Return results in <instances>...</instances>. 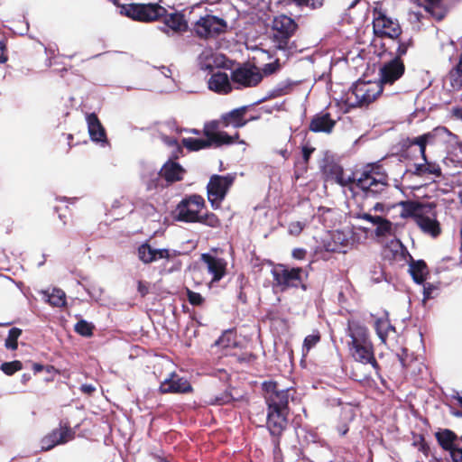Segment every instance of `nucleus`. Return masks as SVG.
<instances>
[{"label":"nucleus","instance_id":"obj_3","mask_svg":"<svg viewBox=\"0 0 462 462\" xmlns=\"http://www.w3.org/2000/svg\"><path fill=\"white\" fill-rule=\"evenodd\" d=\"M373 32L378 38L396 40L402 36V29L397 19L389 15L383 2L375 1L371 7Z\"/></svg>","mask_w":462,"mask_h":462},{"label":"nucleus","instance_id":"obj_31","mask_svg":"<svg viewBox=\"0 0 462 462\" xmlns=\"http://www.w3.org/2000/svg\"><path fill=\"white\" fill-rule=\"evenodd\" d=\"M409 273L418 284H422L429 274V268L424 260H414L411 258L409 263Z\"/></svg>","mask_w":462,"mask_h":462},{"label":"nucleus","instance_id":"obj_36","mask_svg":"<svg viewBox=\"0 0 462 462\" xmlns=\"http://www.w3.org/2000/svg\"><path fill=\"white\" fill-rule=\"evenodd\" d=\"M181 143L185 148L191 152H197L202 149H207L214 145L207 137L206 139L192 137L183 138L181 140Z\"/></svg>","mask_w":462,"mask_h":462},{"label":"nucleus","instance_id":"obj_17","mask_svg":"<svg viewBox=\"0 0 462 462\" xmlns=\"http://www.w3.org/2000/svg\"><path fill=\"white\" fill-rule=\"evenodd\" d=\"M163 27L162 31L168 35L182 34L189 30V23L185 15L180 12L166 13L162 15Z\"/></svg>","mask_w":462,"mask_h":462},{"label":"nucleus","instance_id":"obj_11","mask_svg":"<svg viewBox=\"0 0 462 462\" xmlns=\"http://www.w3.org/2000/svg\"><path fill=\"white\" fill-rule=\"evenodd\" d=\"M231 81L237 84L236 88H253L257 86L263 79V74L256 66H240L231 73Z\"/></svg>","mask_w":462,"mask_h":462},{"label":"nucleus","instance_id":"obj_52","mask_svg":"<svg viewBox=\"0 0 462 462\" xmlns=\"http://www.w3.org/2000/svg\"><path fill=\"white\" fill-rule=\"evenodd\" d=\"M413 445L418 448V450L425 455V457L429 456L430 448L427 441L425 440L423 436H420L419 440L414 441Z\"/></svg>","mask_w":462,"mask_h":462},{"label":"nucleus","instance_id":"obj_23","mask_svg":"<svg viewBox=\"0 0 462 462\" xmlns=\"http://www.w3.org/2000/svg\"><path fill=\"white\" fill-rule=\"evenodd\" d=\"M177 159L178 155H173L162 165L159 172L160 176L170 184L181 181L187 172L179 162H175Z\"/></svg>","mask_w":462,"mask_h":462},{"label":"nucleus","instance_id":"obj_34","mask_svg":"<svg viewBox=\"0 0 462 462\" xmlns=\"http://www.w3.org/2000/svg\"><path fill=\"white\" fill-rule=\"evenodd\" d=\"M430 203H421L418 201L407 200L402 203L403 208V214L407 217H411L416 220L419 218V216L422 214V212L429 208V205Z\"/></svg>","mask_w":462,"mask_h":462},{"label":"nucleus","instance_id":"obj_53","mask_svg":"<svg viewBox=\"0 0 462 462\" xmlns=\"http://www.w3.org/2000/svg\"><path fill=\"white\" fill-rule=\"evenodd\" d=\"M299 5H305L312 9L319 8L323 5L324 0H293Z\"/></svg>","mask_w":462,"mask_h":462},{"label":"nucleus","instance_id":"obj_49","mask_svg":"<svg viewBox=\"0 0 462 462\" xmlns=\"http://www.w3.org/2000/svg\"><path fill=\"white\" fill-rule=\"evenodd\" d=\"M153 253H154V256H155V261L159 260V259H171L174 256H177L180 254V253H177L176 251H173L172 253H171V251L169 249H153Z\"/></svg>","mask_w":462,"mask_h":462},{"label":"nucleus","instance_id":"obj_56","mask_svg":"<svg viewBox=\"0 0 462 462\" xmlns=\"http://www.w3.org/2000/svg\"><path fill=\"white\" fill-rule=\"evenodd\" d=\"M357 217L371 222L374 226H376L380 221H382L383 218V217L381 216H372L369 213L359 214Z\"/></svg>","mask_w":462,"mask_h":462},{"label":"nucleus","instance_id":"obj_61","mask_svg":"<svg viewBox=\"0 0 462 462\" xmlns=\"http://www.w3.org/2000/svg\"><path fill=\"white\" fill-rule=\"evenodd\" d=\"M80 391L87 394H92L96 391V387L92 384H82L80 387Z\"/></svg>","mask_w":462,"mask_h":462},{"label":"nucleus","instance_id":"obj_15","mask_svg":"<svg viewBox=\"0 0 462 462\" xmlns=\"http://www.w3.org/2000/svg\"><path fill=\"white\" fill-rule=\"evenodd\" d=\"M436 205L430 203L429 208H426L419 218L416 220L417 226L420 229L434 238L441 234V226L437 219V212L435 210Z\"/></svg>","mask_w":462,"mask_h":462},{"label":"nucleus","instance_id":"obj_57","mask_svg":"<svg viewBox=\"0 0 462 462\" xmlns=\"http://www.w3.org/2000/svg\"><path fill=\"white\" fill-rule=\"evenodd\" d=\"M256 355L253 353H244L238 356L237 360L240 363H253L256 360Z\"/></svg>","mask_w":462,"mask_h":462},{"label":"nucleus","instance_id":"obj_54","mask_svg":"<svg viewBox=\"0 0 462 462\" xmlns=\"http://www.w3.org/2000/svg\"><path fill=\"white\" fill-rule=\"evenodd\" d=\"M314 151H315L314 147H310V146L302 147V162L300 163L303 164L304 171L307 170V166L309 164L310 158L311 154L314 152Z\"/></svg>","mask_w":462,"mask_h":462},{"label":"nucleus","instance_id":"obj_29","mask_svg":"<svg viewBox=\"0 0 462 462\" xmlns=\"http://www.w3.org/2000/svg\"><path fill=\"white\" fill-rule=\"evenodd\" d=\"M89 136L93 142L107 143L105 127L96 113L87 114L86 116Z\"/></svg>","mask_w":462,"mask_h":462},{"label":"nucleus","instance_id":"obj_2","mask_svg":"<svg viewBox=\"0 0 462 462\" xmlns=\"http://www.w3.org/2000/svg\"><path fill=\"white\" fill-rule=\"evenodd\" d=\"M347 336L350 341L347 343L348 351L353 359L363 365H371L375 374L381 376V366L375 359L373 342L370 339L368 328L358 320L347 321Z\"/></svg>","mask_w":462,"mask_h":462},{"label":"nucleus","instance_id":"obj_16","mask_svg":"<svg viewBox=\"0 0 462 462\" xmlns=\"http://www.w3.org/2000/svg\"><path fill=\"white\" fill-rule=\"evenodd\" d=\"M75 438V431L67 424L52 430L42 440V449L48 451L57 445L65 444Z\"/></svg>","mask_w":462,"mask_h":462},{"label":"nucleus","instance_id":"obj_51","mask_svg":"<svg viewBox=\"0 0 462 462\" xmlns=\"http://www.w3.org/2000/svg\"><path fill=\"white\" fill-rule=\"evenodd\" d=\"M305 225L300 221H294L290 223L288 232L290 235L298 236L303 231Z\"/></svg>","mask_w":462,"mask_h":462},{"label":"nucleus","instance_id":"obj_44","mask_svg":"<svg viewBox=\"0 0 462 462\" xmlns=\"http://www.w3.org/2000/svg\"><path fill=\"white\" fill-rule=\"evenodd\" d=\"M22 334V329L18 328H12L9 332L7 338L5 339V346L7 349L16 350L18 347V338Z\"/></svg>","mask_w":462,"mask_h":462},{"label":"nucleus","instance_id":"obj_39","mask_svg":"<svg viewBox=\"0 0 462 462\" xmlns=\"http://www.w3.org/2000/svg\"><path fill=\"white\" fill-rule=\"evenodd\" d=\"M48 302L53 307H64L66 305V294L61 289L54 288L48 296Z\"/></svg>","mask_w":462,"mask_h":462},{"label":"nucleus","instance_id":"obj_47","mask_svg":"<svg viewBox=\"0 0 462 462\" xmlns=\"http://www.w3.org/2000/svg\"><path fill=\"white\" fill-rule=\"evenodd\" d=\"M186 294L189 304L193 306H201L205 302V299L200 293L195 292L190 289H187Z\"/></svg>","mask_w":462,"mask_h":462},{"label":"nucleus","instance_id":"obj_6","mask_svg":"<svg viewBox=\"0 0 462 462\" xmlns=\"http://www.w3.org/2000/svg\"><path fill=\"white\" fill-rule=\"evenodd\" d=\"M382 92L383 87L378 81L358 80L346 94V103L351 107H367Z\"/></svg>","mask_w":462,"mask_h":462},{"label":"nucleus","instance_id":"obj_13","mask_svg":"<svg viewBox=\"0 0 462 462\" xmlns=\"http://www.w3.org/2000/svg\"><path fill=\"white\" fill-rule=\"evenodd\" d=\"M206 207L204 198L199 194H192L182 199L176 207V219L185 223H197V220H187L186 214L189 212L199 216V212Z\"/></svg>","mask_w":462,"mask_h":462},{"label":"nucleus","instance_id":"obj_42","mask_svg":"<svg viewBox=\"0 0 462 462\" xmlns=\"http://www.w3.org/2000/svg\"><path fill=\"white\" fill-rule=\"evenodd\" d=\"M94 329L95 326L85 319H80L74 326V330L76 333L87 337H91L93 335Z\"/></svg>","mask_w":462,"mask_h":462},{"label":"nucleus","instance_id":"obj_62","mask_svg":"<svg viewBox=\"0 0 462 462\" xmlns=\"http://www.w3.org/2000/svg\"><path fill=\"white\" fill-rule=\"evenodd\" d=\"M237 299L243 304H246L247 303V295L244 291L242 287H240V291L238 292Z\"/></svg>","mask_w":462,"mask_h":462},{"label":"nucleus","instance_id":"obj_59","mask_svg":"<svg viewBox=\"0 0 462 462\" xmlns=\"http://www.w3.org/2000/svg\"><path fill=\"white\" fill-rule=\"evenodd\" d=\"M307 251L303 248H295L292 250L291 255L294 259L303 260L306 257Z\"/></svg>","mask_w":462,"mask_h":462},{"label":"nucleus","instance_id":"obj_10","mask_svg":"<svg viewBox=\"0 0 462 462\" xmlns=\"http://www.w3.org/2000/svg\"><path fill=\"white\" fill-rule=\"evenodd\" d=\"M124 9L128 17L145 23L161 20L166 13V8L158 4H130L124 6Z\"/></svg>","mask_w":462,"mask_h":462},{"label":"nucleus","instance_id":"obj_63","mask_svg":"<svg viewBox=\"0 0 462 462\" xmlns=\"http://www.w3.org/2000/svg\"><path fill=\"white\" fill-rule=\"evenodd\" d=\"M349 430L348 425L346 423H344L337 427V431L340 434V436H345Z\"/></svg>","mask_w":462,"mask_h":462},{"label":"nucleus","instance_id":"obj_25","mask_svg":"<svg viewBox=\"0 0 462 462\" xmlns=\"http://www.w3.org/2000/svg\"><path fill=\"white\" fill-rule=\"evenodd\" d=\"M200 259L207 264L208 273L213 275L212 282H218L226 275V262L225 259L213 256L210 254H202Z\"/></svg>","mask_w":462,"mask_h":462},{"label":"nucleus","instance_id":"obj_60","mask_svg":"<svg viewBox=\"0 0 462 462\" xmlns=\"http://www.w3.org/2000/svg\"><path fill=\"white\" fill-rule=\"evenodd\" d=\"M6 45L4 42L0 41V63H5L7 61V55H6Z\"/></svg>","mask_w":462,"mask_h":462},{"label":"nucleus","instance_id":"obj_20","mask_svg":"<svg viewBox=\"0 0 462 462\" xmlns=\"http://www.w3.org/2000/svg\"><path fill=\"white\" fill-rule=\"evenodd\" d=\"M420 136L407 137L400 143V155L406 160H414L420 156L426 159V146L420 143Z\"/></svg>","mask_w":462,"mask_h":462},{"label":"nucleus","instance_id":"obj_50","mask_svg":"<svg viewBox=\"0 0 462 462\" xmlns=\"http://www.w3.org/2000/svg\"><path fill=\"white\" fill-rule=\"evenodd\" d=\"M281 69V63L279 59L275 60L273 62L265 64L263 69V75L269 76L276 73Z\"/></svg>","mask_w":462,"mask_h":462},{"label":"nucleus","instance_id":"obj_26","mask_svg":"<svg viewBox=\"0 0 462 462\" xmlns=\"http://www.w3.org/2000/svg\"><path fill=\"white\" fill-rule=\"evenodd\" d=\"M435 439L439 446L449 454L450 458L454 457L453 453L460 449L457 444V434L449 429H440L435 433Z\"/></svg>","mask_w":462,"mask_h":462},{"label":"nucleus","instance_id":"obj_30","mask_svg":"<svg viewBox=\"0 0 462 462\" xmlns=\"http://www.w3.org/2000/svg\"><path fill=\"white\" fill-rule=\"evenodd\" d=\"M374 329L383 345H387L388 340H394L397 337V331L392 325L388 317L378 318L374 321Z\"/></svg>","mask_w":462,"mask_h":462},{"label":"nucleus","instance_id":"obj_12","mask_svg":"<svg viewBox=\"0 0 462 462\" xmlns=\"http://www.w3.org/2000/svg\"><path fill=\"white\" fill-rule=\"evenodd\" d=\"M420 136L422 145H430L448 149L457 139V136L444 126H438Z\"/></svg>","mask_w":462,"mask_h":462},{"label":"nucleus","instance_id":"obj_45","mask_svg":"<svg viewBox=\"0 0 462 462\" xmlns=\"http://www.w3.org/2000/svg\"><path fill=\"white\" fill-rule=\"evenodd\" d=\"M0 369L6 375H13L14 373L23 369V364L19 360L5 362L1 365Z\"/></svg>","mask_w":462,"mask_h":462},{"label":"nucleus","instance_id":"obj_1","mask_svg":"<svg viewBox=\"0 0 462 462\" xmlns=\"http://www.w3.org/2000/svg\"><path fill=\"white\" fill-rule=\"evenodd\" d=\"M327 180H333L342 187L354 185L361 189L366 197H375L384 192L389 187V177L381 162L366 163L360 170H356L352 175L346 176L343 167L334 162H329L323 167Z\"/></svg>","mask_w":462,"mask_h":462},{"label":"nucleus","instance_id":"obj_55","mask_svg":"<svg viewBox=\"0 0 462 462\" xmlns=\"http://www.w3.org/2000/svg\"><path fill=\"white\" fill-rule=\"evenodd\" d=\"M282 436H271V441L273 446V456L278 457L282 454L281 439Z\"/></svg>","mask_w":462,"mask_h":462},{"label":"nucleus","instance_id":"obj_9","mask_svg":"<svg viewBox=\"0 0 462 462\" xmlns=\"http://www.w3.org/2000/svg\"><path fill=\"white\" fill-rule=\"evenodd\" d=\"M263 389L268 410L290 411V389L281 388L279 383L274 381L264 382Z\"/></svg>","mask_w":462,"mask_h":462},{"label":"nucleus","instance_id":"obj_32","mask_svg":"<svg viewBox=\"0 0 462 462\" xmlns=\"http://www.w3.org/2000/svg\"><path fill=\"white\" fill-rule=\"evenodd\" d=\"M423 163H415L414 170L411 171L413 175L418 177H423L426 175H434L439 177L441 175V169L436 162H430L428 156L426 159H422Z\"/></svg>","mask_w":462,"mask_h":462},{"label":"nucleus","instance_id":"obj_33","mask_svg":"<svg viewBox=\"0 0 462 462\" xmlns=\"http://www.w3.org/2000/svg\"><path fill=\"white\" fill-rule=\"evenodd\" d=\"M424 1V10L429 13L432 17H434L437 21H441L444 19L448 13V9L446 5L444 4V0H423Z\"/></svg>","mask_w":462,"mask_h":462},{"label":"nucleus","instance_id":"obj_4","mask_svg":"<svg viewBox=\"0 0 462 462\" xmlns=\"http://www.w3.org/2000/svg\"><path fill=\"white\" fill-rule=\"evenodd\" d=\"M299 30L297 22L289 15L278 14L273 17L270 25V39L278 50H286L289 43Z\"/></svg>","mask_w":462,"mask_h":462},{"label":"nucleus","instance_id":"obj_24","mask_svg":"<svg viewBox=\"0 0 462 462\" xmlns=\"http://www.w3.org/2000/svg\"><path fill=\"white\" fill-rule=\"evenodd\" d=\"M396 357L402 365L404 377L416 379L422 373L423 363L417 357L409 355L407 349H402V355H397Z\"/></svg>","mask_w":462,"mask_h":462},{"label":"nucleus","instance_id":"obj_38","mask_svg":"<svg viewBox=\"0 0 462 462\" xmlns=\"http://www.w3.org/2000/svg\"><path fill=\"white\" fill-rule=\"evenodd\" d=\"M137 253L139 260L145 264L155 261L153 248L148 243H143L139 245Z\"/></svg>","mask_w":462,"mask_h":462},{"label":"nucleus","instance_id":"obj_64","mask_svg":"<svg viewBox=\"0 0 462 462\" xmlns=\"http://www.w3.org/2000/svg\"><path fill=\"white\" fill-rule=\"evenodd\" d=\"M457 453H453V457L451 458L452 462H462V448L457 450Z\"/></svg>","mask_w":462,"mask_h":462},{"label":"nucleus","instance_id":"obj_5","mask_svg":"<svg viewBox=\"0 0 462 462\" xmlns=\"http://www.w3.org/2000/svg\"><path fill=\"white\" fill-rule=\"evenodd\" d=\"M272 274L275 284L285 291L289 288L307 290L306 280L309 272L302 267H290L288 264L278 263Z\"/></svg>","mask_w":462,"mask_h":462},{"label":"nucleus","instance_id":"obj_35","mask_svg":"<svg viewBox=\"0 0 462 462\" xmlns=\"http://www.w3.org/2000/svg\"><path fill=\"white\" fill-rule=\"evenodd\" d=\"M187 220H197V223L206 225L208 226L217 228L221 226L219 217L213 212H207L205 215L196 216L189 212L186 214Z\"/></svg>","mask_w":462,"mask_h":462},{"label":"nucleus","instance_id":"obj_40","mask_svg":"<svg viewBox=\"0 0 462 462\" xmlns=\"http://www.w3.org/2000/svg\"><path fill=\"white\" fill-rule=\"evenodd\" d=\"M321 335L319 330H314L312 334L308 335L303 340V356H306L310 351L311 348H313L318 343H319Z\"/></svg>","mask_w":462,"mask_h":462},{"label":"nucleus","instance_id":"obj_58","mask_svg":"<svg viewBox=\"0 0 462 462\" xmlns=\"http://www.w3.org/2000/svg\"><path fill=\"white\" fill-rule=\"evenodd\" d=\"M137 291L140 296L143 298L149 293V286L146 282L139 281L137 284Z\"/></svg>","mask_w":462,"mask_h":462},{"label":"nucleus","instance_id":"obj_21","mask_svg":"<svg viewBox=\"0 0 462 462\" xmlns=\"http://www.w3.org/2000/svg\"><path fill=\"white\" fill-rule=\"evenodd\" d=\"M159 391L161 393H189L193 391L190 383L185 377L172 373L170 377L162 382Z\"/></svg>","mask_w":462,"mask_h":462},{"label":"nucleus","instance_id":"obj_18","mask_svg":"<svg viewBox=\"0 0 462 462\" xmlns=\"http://www.w3.org/2000/svg\"><path fill=\"white\" fill-rule=\"evenodd\" d=\"M222 127L221 117L217 120H211L205 123L203 127V134L214 144L215 147L222 145H229L231 141L230 135L220 131Z\"/></svg>","mask_w":462,"mask_h":462},{"label":"nucleus","instance_id":"obj_28","mask_svg":"<svg viewBox=\"0 0 462 462\" xmlns=\"http://www.w3.org/2000/svg\"><path fill=\"white\" fill-rule=\"evenodd\" d=\"M208 88L217 94L226 95L232 90L231 79L226 72L217 71L213 73L208 81Z\"/></svg>","mask_w":462,"mask_h":462},{"label":"nucleus","instance_id":"obj_14","mask_svg":"<svg viewBox=\"0 0 462 462\" xmlns=\"http://www.w3.org/2000/svg\"><path fill=\"white\" fill-rule=\"evenodd\" d=\"M404 72L405 65L403 60H399V58H393L380 68V79L378 82L381 83L383 88L384 85H393L403 76Z\"/></svg>","mask_w":462,"mask_h":462},{"label":"nucleus","instance_id":"obj_8","mask_svg":"<svg viewBox=\"0 0 462 462\" xmlns=\"http://www.w3.org/2000/svg\"><path fill=\"white\" fill-rule=\"evenodd\" d=\"M236 177L232 174H213L207 185V195L213 209L221 208V204L232 187Z\"/></svg>","mask_w":462,"mask_h":462},{"label":"nucleus","instance_id":"obj_43","mask_svg":"<svg viewBox=\"0 0 462 462\" xmlns=\"http://www.w3.org/2000/svg\"><path fill=\"white\" fill-rule=\"evenodd\" d=\"M397 42L398 47L394 53H392L393 55V58H399V60H402V56L406 55L408 49L413 45V40L411 38L403 41L401 37L393 40Z\"/></svg>","mask_w":462,"mask_h":462},{"label":"nucleus","instance_id":"obj_48","mask_svg":"<svg viewBox=\"0 0 462 462\" xmlns=\"http://www.w3.org/2000/svg\"><path fill=\"white\" fill-rule=\"evenodd\" d=\"M423 300H430L435 297L434 292L439 291V284H434L430 282H423Z\"/></svg>","mask_w":462,"mask_h":462},{"label":"nucleus","instance_id":"obj_41","mask_svg":"<svg viewBox=\"0 0 462 462\" xmlns=\"http://www.w3.org/2000/svg\"><path fill=\"white\" fill-rule=\"evenodd\" d=\"M374 234L378 237H385L393 235V223L383 217L382 221L376 225Z\"/></svg>","mask_w":462,"mask_h":462},{"label":"nucleus","instance_id":"obj_22","mask_svg":"<svg viewBox=\"0 0 462 462\" xmlns=\"http://www.w3.org/2000/svg\"><path fill=\"white\" fill-rule=\"evenodd\" d=\"M248 108V106H243L222 114L220 116L222 127L232 126L234 128H242L246 125L248 122L257 120L259 116H251L248 119L245 118Z\"/></svg>","mask_w":462,"mask_h":462},{"label":"nucleus","instance_id":"obj_19","mask_svg":"<svg viewBox=\"0 0 462 462\" xmlns=\"http://www.w3.org/2000/svg\"><path fill=\"white\" fill-rule=\"evenodd\" d=\"M290 411L268 410L266 413V428L270 436H282L288 427Z\"/></svg>","mask_w":462,"mask_h":462},{"label":"nucleus","instance_id":"obj_46","mask_svg":"<svg viewBox=\"0 0 462 462\" xmlns=\"http://www.w3.org/2000/svg\"><path fill=\"white\" fill-rule=\"evenodd\" d=\"M233 397L231 393L227 391L223 392L219 395L212 396L208 402L211 405H224L231 402Z\"/></svg>","mask_w":462,"mask_h":462},{"label":"nucleus","instance_id":"obj_7","mask_svg":"<svg viewBox=\"0 0 462 462\" xmlns=\"http://www.w3.org/2000/svg\"><path fill=\"white\" fill-rule=\"evenodd\" d=\"M226 20L212 14L201 16L193 25L194 34L201 40H215L227 32Z\"/></svg>","mask_w":462,"mask_h":462},{"label":"nucleus","instance_id":"obj_37","mask_svg":"<svg viewBox=\"0 0 462 462\" xmlns=\"http://www.w3.org/2000/svg\"><path fill=\"white\" fill-rule=\"evenodd\" d=\"M450 84L454 89L462 88V58L459 57L457 63L448 72Z\"/></svg>","mask_w":462,"mask_h":462},{"label":"nucleus","instance_id":"obj_27","mask_svg":"<svg viewBox=\"0 0 462 462\" xmlns=\"http://www.w3.org/2000/svg\"><path fill=\"white\" fill-rule=\"evenodd\" d=\"M337 121L331 117L328 112H320L316 114L310 122L309 129L314 133L330 134Z\"/></svg>","mask_w":462,"mask_h":462}]
</instances>
